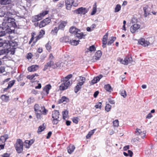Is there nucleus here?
Returning a JSON list of instances; mask_svg holds the SVG:
<instances>
[{
    "label": "nucleus",
    "mask_w": 157,
    "mask_h": 157,
    "mask_svg": "<svg viewBox=\"0 0 157 157\" xmlns=\"http://www.w3.org/2000/svg\"><path fill=\"white\" fill-rule=\"evenodd\" d=\"M79 120V119L78 117H74L72 119V121L74 123L77 124Z\"/></svg>",
    "instance_id": "nucleus-51"
},
{
    "label": "nucleus",
    "mask_w": 157,
    "mask_h": 157,
    "mask_svg": "<svg viewBox=\"0 0 157 157\" xmlns=\"http://www.w3.org/2000/svg\"><path fill=\"white\" fill-rule=\"evenodd\" d=\"M89 49L90 52L94 51L96 50V48L94 45H93L90 47Z\"/></svg>",
    "instance_id": "nucleus-54"
},
{
    "label": "nucleus",
    "mask_w": 157,
    "mask_h": 157,
    "mask_svg": "<svg viewBox=\"0 0 157 157\" xmlns=\"http://www.w3.org/2000/svg\"><path fill=\"white\" fill-rule=\"evenodd\" d=\"M69 101V99L65 97V96H63L62 97L59 101V103H64L65 104L66 103L68 102Z\"/></svg>",
    "instance_id": "nucleus-22"
},
{
    "label": "nucleus",
    "mask_w": 157,
    "mask_h": 157,
    "mask_svg": "<svg viewBox=\"0 0 157 157\" xmlns=\"http://www.w3.org/2000/svg\"><path fill=\"white\" fill-rule=\"evenodd\" d=\"M79 40H70V43L73 45H77L79 43Z\"/></svg>",
    "instance_id": "nucleus-38"
},
{
    "label": "nucleus",
    "mask_w": 157,
    "mask_h": 157,
    "mask_svg": "<svg viewBox=\"0 0 157 157\" xmlns=\"http://www.w3.org/2000/svg\"><path fill=\"white\" fill-rule=\"evenodd\" d=\"M45 47L47 50L49 51H50L52 48L51 44L49 42H48L46 44Z\"/></svg>",
    "instance_id": "nucleus-46"
},
{
    "label": "nucleus",
    "mask_w": 157,
    "mask_h": 157,
    "mask_svg": "<svg viewBox=\"0 0 157 157\" xmlns=\"http://www.w3.org/2000/svg\"><path fill=\"white\" fill-rule=\"evenodd\" d=\"M69 32L75 35L76 37L79 39L84 38L86 34H84L83 33L81 32L80 30L77 28L71 27L69 29Z\"/></svg>",
    "instance_id": "nucleus-2"
},
{
    "label": "nucleus",
    "mask_w": 157,
    "mask_h": 157,
    "mask_svg": "<svg viewBox=\"0 0 157 157\" xmlns=\"http://www.w3.org/2000/svg\"><path fill=\"white\" fill-rule=\"evenodd\" d=\"M52 132H50V131L49 132L48 134L47 138V139L49 138L52 135Z\"/></svg>",
    "instance_id": "nucleus-64"
},
{
    "label": "nucleus",
    "mask_w": 157,
    "mask_h": 157,
    "mask_svg": "<svg viewBox=\"0 0 157 157\" xmlns=\"http://www.w3.org/2000/svg\"><path fill=\"white\" fill-rule=\"evenodd\" d=\"M73 5L66 2V8L67 10H71Z\"/></svg>",
    "instance_id": "nucleus-47"
},
{
    "label": "nucleus",
    "mask_w": 157,
    "mask_h": 157,
    "mask_svg": "<svg viewBox=\"0 0 157 157\" xmlns=\"http://www.w3.org/2000/svg\"><path fill=\"white\" fill-rule=\"evenodd\" d=\"M136 132L137 135H140L143 138H144L146 136V131L143 129H137Z\"/></svg>",
    "instance_id": "nucleus-15"
},
{
    "label": "nucleus",
    "mask_w": 157,
    "mask_h": 157,
    "mask_svg": "<svg viewBox=\"0 0 157 157\" xmlns=\"http://www.w3.org/2000/svg\"><path fill=\"white\" fill-rule=\"evenodd\" d=\"M5 71V68L3 67H0V73H2Z\"/></svg>",
    "instance_id": "nucleus-62"
},
{
    "label": "nucleus",
    "mask_w": 157,
    "mask_h": 157,
    "mask_svg": "<svg viewBox=\"0 0 157 157\" xmlns=\"http://www.w3.org/2000/svg\"><path fill=\"white\" fill-rule=\"evenodd\" d=\"M102 52L101 51H98L95 54L92 59V61L95 62L99 60L102 56Z\"/></svg>",
    "instance_id": "nucleus-11"
},
{
    "label": "nucleus",
    "mask_w": 157,
    "mask_h": 157,
    "mask_svg": "<svg viewBox=\"0 0 157 157\" xmlns=\"http://www.w3.org/2000/svg\"><path fill=\"white\" fill-rule=\"evenodd\" d=\"M38 68V65H34L29 67L28 68V71L30 72L34 71L37 70Z\"/></svg>",
    "instance_id": "nucleus-21"
},
{
    "label": "nucleus",
    "mask_w": 157,
    "mask_h": 157,
    "mask_svg": "<svg viewBox=\"0 0 157 157\" xmlns=\"http://www.w3.org/2000/svg\"><path fill=\"white\" fill-rule=\"evenodd\" d=\"M11 1L10 0H0V4L1 5H7L10 4Z\"/></svg>",
    "instance_id": "nucleus-34"
},
{
    "label": "nucleus",
    "mask_w": 157,
    "mask_h": 157,
    "mask_svg": "<svg viewBox=\"0 0 157 157\" xmlns=\"http://www.w3.org/2000/svg\"><path fill=\"white\" fill-rule=\"evenodd\" d=\"M118 61L121 64L124 65H127L128 64L131 63L132 61V57L130 56H126L123 60L122 59L119 58Z\"/></svg>",
    "instance_id": "nucleus-6"
},
{
    "label": "nucleus",
    "mask_w": 157,
    "mask_h": 157,
    "mask_svg": "<svg viewBox=\"0 0 157 157\" xmlns=\"http://www.w3.org/2000/svg\"><path fill=\"white\" fill-rule=\"evenodd\" d=\"M34 109L36 117L38 119H40L42 118V115H46L48 112V110L44 106L40 105L38 104L35 105Z\"/></svg>",
    "instance_id": "nucleus-1"
},
{
    "label": "nucleus",
    "mask_w": 157,
    "mask_h": 157,
    "mask_svg": "<svg viewBox=\"0 0 157 157\" xmlns=\"http://www.w3.org/2000/svg\"><path fill=\"white\" fill-rule=\"evenodd\" d=\"M143 10L144 12V15L145 17H147L150 14L151 9L148 5H146L143 7Z\"/></svg>",
    "instance_id": "nucleus-16"
},
{
    "label": "nucleus",
    "mask_w": 157,
    "mask_h": 157,
    "mask_svg": "<svg viewBox=\"0 0 157 157\" xmlns=\"http://www.w3.org/2000/svg\"><path fill=\"white\" fill-rule=\"evenodd\" d=\"M152 117V115L151 113H149L146 117V118L147 119H150Z\"/></svg>",
    "instance_id": "nucleus-63"
},
{
    "label": "nucleus",
    "mask_w": 157,
    "mask_h": 157,
    "mask_svg": "<svg viewBox=\"0 0 157 157\" xmlns=\"http://www.w3.org/2000/svg\"><path fill=\"white\" fill-rule=\"evenodd\" d=\"M15 82V80H12L10 82L8 86V88H10L13 85Z\"/></svg>",
    "instance_id": "nucleus-48"
},
{
    "label": "nucleus",
    "mask_w": 157,
    "mask_h": 157,
    "mask_svg": "<svg viewBox=\"0 0 157 157\" xmlns=\"http://www.w3.org/2000/svg\"><path fill=\"white\" fill-rule=\"evenodd\" d=\"M10 154L7 153H6L3 154L2 155V157H9Z\"/></svg>",
    "instance_id": "nucleus-61"
},
{
    "label": "nucleus",
    "mask_w": 157,
    "mask_h": 157,
    "mask_svg": "<svg viewBox=\"0 0 157 157\" xmlns=\"http://www.w3.org/2000/svg\"><path fill=\"white\" fill-rule=\"evenodd\" d=\"M138 43L144 47H147L150 45V43L144 38H141L138 41Z\"/></svg>",
    "instance_id": "nucleus-12"
},
{
    "label": "nucleus",
    "mask_w": 157,
    "mask_h": 157,
    "mask_svg": "<svg viewBox=\"0 0 157 157\" xmlns=\"http://www.w3.org/2000/svg\"><path fill=\"white\" fill-rule=\"evenodd\" d=\"M59 113L58 110H55L52 114V123L53 124H57L59 121Z\"/></svg>",
    "instance_id": "nucleus-4"
},
{
    "label": "nucleus",
    "mask_w": 157,
    "mask_h": 157,
    "mask_svg": "<svg viewBox=\"0 0 157 157\" xmlns=\"http://www.w3.org/2000/svg\"><path fill=\"white\" fill-rule=\"evenodd\" d=\"M12 48L10 47V51H11V53L10 54L12 55L14 54L15 51V48L13 47V46L12 45Z\"/></svg>",
    "instance_id": "nucleus-57"
},
{
    "label": "nucleus",
    "mask_w": 157,
    "mask_h": 157,
    "mask_svg": "<svg viewBox=\"0 0 157 157\" xmlns=\"http://www.w3.org/2000/svg\"><path fill=\"white\" fill-rule=\"evenodd\" d=\"M5 21H6L10 27H13L14 28L17 27V25L14 22V19L11 17H5Z\"/></svg>",
    "instance_id": "nucleus-7"
},
{
    "label": "nucleus",
    "mask_w": 157,
    "mask_h": 157,
    "mask_svg": "<svg viewBox=\"0 0 157 157\" xmlns=\"http://www.w3.org/2000/svg\"><path fill=\"white\" fill-rule=\"evenodd\" d=\"M79 78V82H78L83 85L85 82L86 78L82 76H80Z\"/></svg>",
    "instance_id": "nucleus-39"
},
{
    "label": "nucleus",
    "mask_w": 157,
    "mask_h": 157,
    "mask_svg": "<svg viewBox=\"0 0 157 157\" xmlns=\"http://www.w3.org/2000/svg\"><path fill=\"white\" fill-rule=\"evenodd\" d=\"M8 138V136L7 134L2 136L0 138V142L4 143Z\"/></svg>",
    "instance_id": "nucleus-30"
},
{
    "label": "nucleus",
    "mask_w": 157,
    "mask_h": 157,
    "mask_svg": "<svg viewBox=\"0 0 157 157\" xmlns=\"http://www.w3.org/2000/svg\"><path fill=\"white\" fill-rule=\"evenodd\" d=\"M2 100L6 102H7L9 100V97L6 95H2L1 97Z\"/></svg>",
    "instance_id": "nucleus-37"
},
{
    "label": "nucleus",
    "mask_w": 157,
    "mask_h": 157,
    "mask_svg": "<svg viewBox=\"0 0 157 157\" xmlns=\"http://www.w3.org/2000/svg\"><path fill=\"white\" fill-rule=\"evenodd\" d=\"M97 11V5L95 3L93 6V8L92 9V10L91 13V15H94L95 14L96 12Z\"/></svg>",
    "instance_id": "nucleus-40"
},
{
    "label": "nucleus",
    "mask_w": 157,
    "mask_h": 157,
    "mask_svg": "<svg viewBox=\"0 0 157 157\" xmlns=\"http://www.w3.org/2000/svg\"><path fill=\"white\" fill-rule=\"evenodd\" d=\"M108 37V34L106 33V34L104 36L102 39V47L105 48L106 47L107 44V40Z\"/></svg>",
    "instance_id": "nucleus-23"
},
{
    "label": "nucleus",
    "mask_w": 157,
    "mask_h": 157,
    "mask_svg": "<svg viewBox=\"0 0 157 157\" xmlns=\"http://www.w3.org/2000/svg\"><path fill=\"white\" fill-rule=\"evenodd\" d=\"M116 38L114 37H111L109 39V41L108 43V45H111L112 43H113L114 41L116 40Z\"/></svg>",
    "instance_id": "nucleus-45"
},
{
    "label": "nucleus",
    "mask_w": 157,
    "mask_h": 157,
    "mask_svg": "<svg viewBox=\"0 0 157 157\" xmlns=\"http://www.w3.org/2000/svg\"><path fill=\"white\" fill-rule=\"evenodd\" d=\"M53 65V62L52 61H50V62H48L44 66V67L43 69L44 71H46L48 69L49 67H52V65Z\"/></svg>",
    "instance_id": "nucleus-26"
},
{
    "label": "nucleus",
    "mask_w": 157,
    "mask_h": 157,
    "mask_svg": "<svg viewBox=\"0 0 157 157\" xmlns=\"http://www.w3.org/2000/svg\"><path fill=\"white\" fill-rule=\"evenodd\" d=\"M121 95L124 98H125L127 96V94L125 90H123L121 92Z\"/></svg>",
    "instance_id": "nucleus-56"
},
{
    "label": "nucleus",
    "mask_w": 157,
    "mask_h": 157,
    "mask_svg": "<svg viewBox=\"0 0 157 157\" xmlns=\"http://www.w3.org/2000/svg\"><path fill=\"white\" fill-rule=\"evenodd\" d=\"M102 77V75H100L94 78V79L91 81L90 84L91 85H93L99 81L100 79Z\"/></svg>",
    "instance_id": "nucleus-20"
},
{
    "label": "nucleus",
    "mask_w": 157,
    "mask_h": 157,
    "mask_svg": "<svg viewBox=\"0 0 157 157\" xmlns=\"http://www.w3.org/2000/svg\"><path fill=\"white\" fill-rule=\"evenodd\" d=\"M105 88L108 91L111 92L112 90L111 87L109 84L105 85Z\"/></svg>",
    "instance_id": "nucleus-42"
},
{
    "label": "nucleus",
    "mask_w": 157,
    "mask_h": 157,
    "mask_svg": "<svg viewBox=\"0 0 157 157\" xmlns=\"http://www.w3.org/2000/svg\"><path fill=\"white\" fill-rule=\"evenodd\" d=\"M88 11V10L86 8L83 7L79 8L75 10L76 13L80 14L81 15L85 14Z\"/></svg>",
    "instance_id": "nucleus-10"
},
{
    "label": "nucleus",
    "mask_w": 157,
    "mask_h": 157,
    "mask_svg": "<svg viewBox=\"0 0 157 157\" xmlns=\"http://www.w3.org/2000/svg\"><path fill=\"white\" fill-rule=\"evenodd\" d=\"M9 26V25H8L7 21H5V19H4L2 24L0 26V27L1 28H2L4 30L8 27H10Z\"/></svg>",
    "instance_id": "nucleus-25"
},
{
    "label": "nucleus",
    "mask_w": 157,
    "mask_h": 157,
    "mask_svg": "<svg viewBox=\"0 0 157 157\" xmlns=\"http://www.w3.org/2000/svg\"><path fill=\"white\" fill-rule=\"evenodd\" d=\"M48 11H44L42 13H40L41 17L43 18L48 13Z\"/></svg>",
    "instance_id": "nucleus-50"
},
{
    "label": "nucleus",
    "mask_w": 157,
    "mask_h": 157,
    "mask_svg": "<svg viewBox=\"0 0 157 157\" xmlns=\"http://www.w3.org/2000/svg\"><path fill=\"white\" fill-rule=\"evenodd\" d=\"M59 29L58 27H54L51 31V33L53 35H56L57 33L58 32Z\"/></svg>",
    "instance_id": "nucleus-32"
},
{
    "label": "nucleus",
    "mask_w": 157,
    "mask_h": 157,
    "mask_svg": "<svg viewBox=\"0 0 157 157\" xmlns=\"http://www.w3.org/2000/svg\"><path fill=\"white\" fill-rule=\"evenodd\" d=\"M133 154V152L132 151L130 150H128V156H129L130 157H131L132 156Z\"/></svg>",
    "instance_id": "nucleus-59"
},
{
    "label": "nucleus",
    "mask_w": 157,
    "mask_h": 157,
    "mask_svg": "<svg viewBox=\"0 0 157 157\" xmlns=\"http://www.w3.org/2000/svg\"><path fill=\"white\" fill-rule=\"evenodd\" d=\"M12 27H8L4 29L5 31H0V37L5 35L6 33L10 34L13 33H14V31L13 29H11V28Z\"/></svg>",
    "instance_id": "nucleus-9"
},
{
    "label": "nucleus",
    "mask_w": 157,
    "mask_h": 157,
    "mask_svg": "<svg viewBox=\"0 0 157 157\" xmlns=\"http://www.w3.org/2000/svg\"><path fill=\"white\" fill-rule=\"evenodd\" d=\"M82 85L79 82L77 83L74 89L75 92L77 93L81 89Z\"/></svg>",
    "instance_id": "nucleus-33"
},
{
    "label": "nucleus",
    "mask_w": 157,
    "mask_h": 157,
    "mask_svg": "<svg viewBox=\"0 0 157 157\" xmlns=\"http://www.w3.org/2000/svg\"><path fill=\"white\" fill-rule=\"evenodd\" d=\"M14 146L17 153L19 154L22 152L23 150V144L21 140L20 139L17 140Z\"/></svg>",
    "instance_id": "nucleus-3"
},
{
    "label": "nucleus",
    "mask_w": 157,
    "mask_h": 157,
    "mask_svg": "<svg viewBox=\"0 0 157 157\" xmlns=\"http://www.w3.org/2000/svg\"><path fill=\"white\" fill-rule=\"evenodd\" d=\"M68 111L67 110H65L62 112L63 118L65 120L67 117L68 114Z\"/></svg>",
    "instance_id": "nucleus-41"
},
{
    "label": "nucleus",
    "mask_w": 157,
    "mask_h": 157,
    "mask_svg": "<svg viewBox=\"0 0 157 157\" xmlns=\"http://www.w3.org/2000/svg\"><path fill=\"white\" fill-rule=\"evenodd\" d=\"M95 130V129H94L86 135V138L87 139H88L89 138H90L91 137V136L94 133V131Z\"/></svg>",
    "instance_id": "nucleus-44"
},
{
    "label": "nucleus",
    "mask_w": 157,
    "mask_h": 157,
    "mask_svg": "<svg viewBox=\"0 0 157 157\" xmlns=\"http://www.w3.org/2000/svg\"><path fill=\"white\" fill-rule=\"evenodd\" d=\"M72 76L73 75L72 74H69L67 75L64 78H63L62 80L64 82L67 83L71 85L72 83L70 81L69 79L71 78L72 77Z\"/></svg>",
    "instance_id": "nucleus-18"
},
{
    "label": "nucleus",
    "mask_w": 157,
    "mask_h": 157,
    "mask_svg": "<svg viewBox=\"0 0 157 157\" xmlns=\"http://www.w3.org/2000/svg\"><path fill=\"white\" fill-rule=\"evenodd\" d=\"M121 7L119 4H117L114 9V12L116 13L119 11L121 9Z\"/></svg>",
    "instance_id": "nucleus-43"
},
{
    "label": "nucleus",
    "mask_w": 157,
    "mask_h": 157,
    "mask_svg": "<svg viewBox=\"0 0 157 157\" xmlns=\"http://www.w3.org/2000/svg\"><path fill=\"white\" fill-rule=\"evenodd\" d=\"M141 29V25L138 23H135L130 28V31L132 33H134Z\"/></svg>",
    "instance_id": "nucleus-8"
},
{
    "label": "nucleus",
    "mask_w": 157,
    "mask_h": 157,
    "mask_svg": "<svg viewBox=\"0 0 157 157\" xmlns=\"http://www.w3.org/2000/svg\"><path fill=\"white\" fill-rule=\"evenodd\" d=\"M45 128V126L44 124H43L42 125L40 126L38 128L37 132L40 133L41 132L44 131Z\"/></svg>",
    "instance_id": "nucleus-35"
},
{
    "label": "nucleus",
    "mask_w": 157,
    "mask_h": 157,
    "mask_svg": "<svg viewBox=\"0 0 157 157\" xmlns=\"http://www.w3.org/2000/svg\"><path fill=\"white\" fill-rule=\"evenodd\" d=\"M111 106L109 104H107L105 107V111L107 112H109L110 111L111 109Z\"/></svg>",
    "instance_id": "nucleus-49"
},
{
    "label": "nucleus",
    "mask_w": 157,
    "mask_h": 157,
    "mask_svg": "<svg viewBox=\"0 0 157 157\" xmlns=\"http://www.w3.org/2000/svg\"><path fill=\"white\" fill-rule=\"evenodd\" d=\"M101 105V102H98L97 103L95 106V107L97 108H99L100 109Z\"/></svg>",
    "instance_id": "nucleus-53"
},
{
    "label": "nucleus",
    "mask_w": 157,
    "mask_h": 157,
    "mask_svg": "<svg viewBox=\"0 0 157 157\" xmlns=\"http://www.w3.org/2000/svg\"><path fill=\"white\" fill-rule=\"evenodd\" d=\"M45 34V31L43 29L40 30L39 34L37 36L36 39V41L37 40L39 39L42 37Z\"/></svg>",
    "instance_id": "nucleus-36"
},
{
    "label": "nucleus",
    "mask_w": 157,
    "mask_h": 157,
    "mask_svg": "<svg viewBox=\"0 0 157 157\" xmlns=\"http://www.w3.org/2000/svg\"><path fill=\"white\" fill-rule=\"evenodd\" d=\"M51 22V19L49 18H47L42 21L40 22L39 25V27L41 28L44 27Z\"/></svg>",
    "instance_id": "nucleus-13"
},
{
    "label": "nucleus",
    "mask_w": 157,
    "mask_h": 157,
    "mask_svg": "<svg viewBox=\"0 0 157 157\" xmlns=\"http://www.w3.org/2000/svg\"><path fill=\"white\" fill-rule=\"evenodd\" d=\"M67 62L65 61L64 62H58L55 63H53V65H52V68H59L63 69L66 67L67 66Z\"/></svg>",
    "instance_id": "nucleus-5"
},
{
    "label": "nucleus",
    "mask_w": 157,
    "mask_h": 157,
    "mask_svg": "<svg viewBox=\"0 0 157 157\" xmlns=\"http://www.w3.org/2000/svg\"><path fill=\"white\" fill-rule=\"evenodd\" d=\"M42 18L40 15L39 14L33 17L32 18V21L33 22L38 21L41 20Z\"/></svg>",
    "instance_id": "nucleus-24"
},
{
    "label": "nucleus",
    "mask_w": 157,
    "mask_h": 157,
    "mask_svg": "<svg viewBox=\"0 0 157 157\" xmlns=\"http://www.w3.org/2000/svg\"><path fill=\"white\" fill-rule=\"evenodd\" d=\"M39 76L37 74H34L32 75H29L27 76V78L30 80H32L33 79L35 80L36 79V77H37Z\"/></svg>",
    "instance_id": "nucleus-29"
},
{
    "label": "nucleus",
    "mask_w": 157,
    "mask_h": 157,
    "mask_svg": "<svg viewBox=\"0 0 157 157\" xmlns=\"http://www.w3.org/2000/svg\"><path fill=\"white\" fill-rule=\"evenodd\" d=\"M32 57V55L31 53H29L27 54V58L28 59H31Z\"/></svg>",
    "instance_id": "nucleus-60"
},
{
    "label": "nucleus",
    "mask_w": 157,
    "mask_h": 157,
    "mask_svg": "<svg viewBox=\"0 0 157 157\" xmlns=\"http://www.w3.org/2000/svg\"><path fill=\"white\" fill-rule=\"evenodd\" d=\"M108 101L111 104H114L115 103V101L113 98H109L108 99Z\"/></svg>",
    "instance_id": "nucleus-55"
},
{
    "label": "nucleus",
    "mask_w": 157,
    "mask_h": 157,
    "mask_svg": "<svg viewBox=\"0 0 157 157\" xmlns=\"http://www.w3.org/2000/svg\"><path fill=\"white\" fill-rule=\"evenodd\" d=\"M138 19L136 17H133L132 20V23L137 22L138 21Z\"/></svg>",
    "instance_id": "nucleus-58"
},
{
    "label": "nucleus",
    "mask_w": 157,
    "mask_h": 157,
    "mask_svg": "<svg viewBox=\"0 0 157 157\" xmlns=\"http://www.w3.org/2000/svg\"><path fill=\"white\" fill-rule=\"evenodd\" d=\"M66 2L73 5L74 6H77L78 5L77 2L75 1V0H66Z\"/></svg>",
    "instance_id": "nucleus-27"
},
{
    "label": "nucleus",
    "mask_w": 157,
    "mask_h": 157,
    "mask_svg": "<svg viewBox=\"0 0 157 157\" xmlns=\"http://www.w3.org/2000/svg\"><path fill=\"white\" fill-rule=\"evenodd\" d=\"M51 86L50 84L46 85L44 88V91L46 93V94H49V90L51 88Z\"/></svg>",
    "instance_id": "nucleus-28"
},
{
    "label": "nucleus",
    "mask_w": 157,
    "mask_h": 157,
    "mask_svg": "<svg viewBox=\"0 0 157 157\" xmlns=\"http://www.w3.org/2000/svg\"><path fill=\"white\" fill-rule=\"evenodd\" d=\"M61 82L62 83L59 87V90H63L67 89L68 87L71 85L64 82L62 80Z\"/></svg>",
    "instance_id": "nucleus-14"
},
{
    "label": "nucleus",
    "mask_w": 157,
    "mask_h": 157,
    "mask_svg": "<svg viewBox=\"0 0 157 157\" xmlns=\"http://www.w3.org/2000/svg\"><path fill=\"white\" fill-rule=\"evenodd\" d=\"M113 124L114 127H118L119 126V123L118 120H116L113 122Z\"/></svg>",
    "instance_id": "nucleus-52"
},
{
    "label": "nucleus",
    "mask_w": 157,
    "mask_h": 157,
    "mask_svg": "<svg viewBox=\"0 0 157 157\" xmlns=\"http://www.w3.org/2000/svg\"><path fill=\"white\" fill-rule=\"evenodd\" d=\"M75 148L74 145H70L67 148L68 152L69 154H71L74 150Z\"/></svg>",
    "instance_id": "nucleus-31"
},
{
    "label": "nucleus",
    "mask_w": 157,
    "mask_h": 157,
    "mask_svg": "<svg viewBox=\"0 0 157 157\" xmlns=\"http://www.w3.org/2000/svg\"><path fill=\"white\" fill-rule=\"evenodd\" d=\"M67 21H61L59 24L58 28L60 29L63 30L65 26L67 25Z\"/></svg>",
    "instance_id": "nucleus-19"
},
{
    "label": "nucleus",
    "mask_w": 157,
    "mask_h": 157,
    "mask_svg": "<svg viewBox=\"0 0 157 157\" xmlns=\"http://www.w3.org/2000/svg\"><path fill=\"white\" fill-rule=\"evenodd\" d=\"M35 140L32 139L30 140H26L24 143V146L27 148L30 147V146L34 143Z\"/></svg>",
    "instance_id": "nucleus-17"
}]
</instances>
